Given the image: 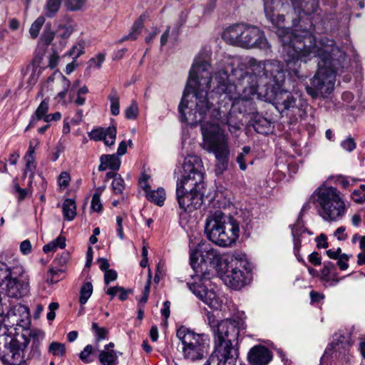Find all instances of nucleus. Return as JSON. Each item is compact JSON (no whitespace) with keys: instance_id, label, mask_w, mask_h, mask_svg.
<instances>
[{"instance_id":"obj_17","label":"nucleus","mask_w":365,"mask_h":365,"mask_svg":"<svg viewBox=\"0 0 365 365\" xmlns=\"http://www.w3.org/2000/svg\"><path fill=\"white\" fill-rule=\"evenodd\" d=\"M310 234L304 226V222L301 219H298L292 227V234L294 239V253L299 262L304 263L302 257L299 254V249L301 247V236L303 234Z\"/></svg>"},{"instance_id":"obj_27","label":"nucleus","mask_w":365,"mask_h":365,"mask_svg":"<svg viewBox=\"0 0 365 365\" xmlns=\"http://www.w3.org/2000/svg\"><path fill=\"white\" fill-rule=\"evenodd\" d=\"M93 293V285L91 282H86L83 284L80 291L79 302L85 304Z\"/></svg>"},{"instance_id":"obj_62","label":"nucleus","mask_w":365,"mask_h":365,"mask_svg":"<svg viewBox=\"0 0 365 365\" xmlns=\"http://www.w3.org/2000/svg\"><path fill=\"white\" fill-rule=\"evenodd\" d=\"M170 302L165 301L163 304V308L161 309V314L165 319H168L170 316Z\"/></svg>"},{"instance_id":"obj_59","label":"nucleus","mask_w":365,"mask_h":365,"mask_svg":"<svg viewBox=\"0 0 365 365\" xmlns=\"http://www.w3.org/2000/svg\"><path fill=\"white\" fill-rule=\"evenodd\" d=\"M245 157L244 153H239L236 159L241 170H245L247 168Z\"/></svg>"},{"instance_id":"obj_26","label":"nucleus","mask_w":365,"mask_h":365,"mask_svg":"<svg viewBox=\"0 0 365 365\" xmlns=\"http://www.w3.org/2000/svg\"><path fill=\"white\" fill-rule=\"evenodd\" d=\"M66 247V238L62 236L58 237L55 240L51 241V242L45 245L43 247V251L48 254L50 252H53L56 250L57 248L63 249Z\"/></svg>"},{"instance_id":"obj_4","label":"nucleus","mask_w":365,"mask_h":365,"mask_svg":"<svg viewBox=\"0 0 365 365\" xmlns=\"http://www.w3.org/2000/svg\"><path fill=\"white\" fill-rule=\"evenodd\" d=\"M224 259L217 250L206 242L199 243L190 253V265L195 271V274L191 275L192 282H189L187 284L198 299L211 309L216 310L221 309L222 301L214 289L209 287L211 273L207 264L220 272L223 269L222 263Z\"/></svg>"},{"instance_id":"obj_40","label":"nucleus","mask_w":365,"mask_h":365,"mask_svg":"<svg viewBox=\"0 0 365 365\" xmlns=\"http://www.w3.org/2000/svg\"><path fill=\"white\" fill-rule=\"evenodd\" d=\"M61 273L59 269H50L46 277V282L48 284H53L59 281L58 274Z\"/></svg>"},{"instance_id":"obj_21","label":"nucleus","mask_w":365,"mask_h":365,"mask_svg":"<svg viewBox=\"0 0 365 365\" xmlns=\"http://www.w3.org/2000/svg\"><path fill=\"white\" fill-rule=\"evenodd\" d=\"M146 18L145 15H141L133 24L130 32L128 34L124 36L122 38L119 40V42H123L125 41L131 40L134 41L135 40L139 34L140 33L143 27V24L145 21V19Z\"/></svg>"},{"instance_id":"obj_58","label":"nucleus","mask_w":365,"mask_h":365,"mask_svg":"<svg viewBox=\"0 0 365 365\" xmlns=\"http://www.w3.org/2000/svg\"><path fill=\"white\" fill-rule=\"evenodd\" d=\"M207 323H208L209 326L211 327L212 330L213 331V329L215 328V326L218 322L216 321L214 314L210 312H207Z\"/></svg>"},{"instance_id":"obj_30","label":"nucleus","mask_w":365,"mask_h":365,"mask_svg":"<svg viewBox=\"0 0 365 365\" xmlns=\"http://www.w3.org/2000/svg\"><path fill=\"white\" fill-rule=\"evenodd\" d=\"M57 76H58L59 83L61 86L62 91L57 94L56 98H58L64 101L67 92L71 86V83L70 81L68 78H66L63 74H57Z\"/></svg>"},{"instance_id":"obj_14","label":"nucleus","mask_w":365,"mask_h":365,"mask_svg":"<svg viewBox=\"0 0 365 365\" xmlns=\"http://www.w3.org/2000/svg\"><path fill=\"white\" fill-rule=\"evenodd\" d=\"M6 306V314H4V322L8 326L16 327L15 329L21 328L22 330L29 328L31 324L29 308L19 303H13L9 301V304H3Z\"/></svg>"},{"instance_id":"obj_33","label":"nucleus","mask_w":365,"mask_h":365,"mask_svg":"<svg viewBox=\"0 0 365 365\" xmlns=\"http://www.w3.org/2000/svg\"><path fill=\"white\" fill-rule=\"evenodd\" d=\"M87 1L88 0H66L65 6L68 10L76 11L82 9Z\"/></svg>"},{"instance_id":"obj_12","label":"nucleus","mask_w":365,"mask_h":365,"mask_svg":"<svg viewBox=\"0 0 365 365\" xmlns=\"http://www.w3.org/2000/svg\"><path fill=\"white\" fill-rule=\"evenodd\" d=\"M0 281L5 284L9 297L20 298L29 292V277L19 262L10 266L0 262Z\"/></svg>"},{"instance_id":"obj_49","label":"nucleus","mask_w":365,"mask_h":365,"mask_svg":"<svg viewBox=\"0 0 365 365\" xmlns=\"http://www.w3.org/2000/svg\"><path fill=\"white\" fill-rule=\"evenodd\" d=\"M349 259V257L346 254H343L338 259L337 264L339 265L340 269L346 270L348 268L349 264H348L347 262H348Z\"/></svg>"},{"instance_id":"obj_8","label":"nucleus","mask_w":365,"mask_h":365,"mask_svg":"<svg viewBox=\"0 0 365 365\" xmlns=\"http://www.w3.org/2000/svg\"><path fill=\"white\" fill-rule=\"evenodd\" d=\"M240 227L236 220L226 217L220 210L210 213L205 222V234L207 238L220 247H228L239 237Z\"/></svg>"},{"instance_id":"obj_29","label":"nucleus","mask_w":365,"mask_h":365,"mask_svg":"<svg viewBox=\"0 0 365 365\" xmlns=\"http://www.w3.org/2000/svg\"><path fill=\"white\" fill-rule=\"evenodd\" d=\"M110 101V112L113 115H118L120 113V101L117 91L113 89L111 93L108 96Z\"/></svg>"},{"instance_id":"obj_60","label":"nucleus","mask_w":365,"mask_h":365,"mask_svg":"<svg viewBox=\"0 0 365 365\" xmlns=\"http://www.w3.org/2000/svg\"><path fill=\"white\" fill-rule=\"evenodd\" d=\"M127 143L124 140L121 141L118 145L116 155L119 157L125 154L127 151Z\"/></svg>"},{"instance_id":"obj_50","label":"nucleus","mask_w":365,"mask_h":365,"mask_svg":"<svg viewBox=\"0 0 365 365\" xmlns=\"http://www.w3.org/2000/svg\"><path fill=\"white\" fill-rule=\"evenodd\" d=\"M355 182V180L352 178L344 177L339 180V184L343 188H348L349 186H351Z\"/></svg>"},{"instance_id":"obj_2","label":"nucleus","mask_w":365,"mask_h":365,"mask_svg":"<svg viewBox=\"0 0 365 365\" xmlns=\"http://www.w3.org/2000/svg\"><path fill=\"white\" fill-rule=\"evenodd\" d=\"M239 66L238 58H228L218 63L212 93L222 101H232L233 105L238 100L248 101L258 94L281 112L296 108V100L284 88L285 71L282 62L250 58L247 73Z\"/></svg>"},{"instance_id":"obj_11","label":"nucleus","mask_w":365,"mask_h":365,"mask_svg":"<svg viewBox=\"0 0 365 365\" xmlns=\"http://www.w3.org/2000/svg\"><path fill=\"white\" fill-rule=\"evenodd\" d=\"M181 341L183 357L189 361H195L204 359L208 354L210 338L205 334H197L185 327H180L176 333Z\"/></svg>"},{"instance_id":"obj_23","label":"nucleus","mask_w":365,"mask_h":365,"mask_svg":"<svg viewBox=\"0 0 365 365\" xmlns=\"http://www.w3.org/2000/svg\"><path fill=\"white\" fill-rule=\"evenodd\" d=\"M63 217L68 221H71L76 215V202L72 199H66L62 205Z\"/></svg>"},{"instance_id":"obj_18","label":"nucleus","mask_w":365,"mask_h":365,"mask_svg":"<svg viewBox=\"0 0 365 365\" xmlns=\"http://www.w3.org/2000/svg\"><path fill=\"white\" fill-rule=\"evenodd\" d=\"M120 159L116 155H103L101 157V164L98 167L100 171H104L110 169L113 171L119 170L120 166Z\"/></svg>"},{"instance_id":"obj_51","label":"nucleus","mask_w":365,"mask_h":365,"mask_svg":"<svg viewBox=\"0 0 365 365\" xmlns=\"http://www.w3.org/2000/svg\"><path fill=\"white\" fill-rule=\"evenodd\" d=\"M117 224V232L120 239L123 240L125 238L123 230V218L120 216L116 217Z\"/></svg>"},{"instance_id":"obj_64","label":"nucleus","mask_w":365,"mask_h":365,"mask_svg":"<svg viewBox=\"0 0 365 365\" xmlns=\"http://www.w3.org/2000/svg\"><path fill=\"white\" fill-rule=\"evenodd\" d=\"M132 292V290L131 289H125L124 288L121 287H120V290L119 291L118 294H119V299L121 300V301H124L128 297V294Z\"/></svg>"},{"instance_id":"obj_3","label":"nucleus","mask_w":365,"mask_h":365,"mask_svg":"<svg viewBox=\"0 0 365 365\" xmlns=\"http://www.w3.org/2000/svg\"><path fill=\"white\" fill-rule=\"evenodd\" d=\"M210 67L209 62L200 57L195 59L178 109L182 122L191 126L201 123L202 148L214 153L216 173L222 174L227 168L230 149L227 138L217 123L220 112L211 110L212 103L207 98L212 81Z\"/></svg>"},{"instance_id":"obj_5","label":"nucleus","mask_w":365,"mask_h":365,"mask_svg":"<svg viewBox=\"0 0 365 365\" xmlns=\"http://www.w3.org/2000/svg\"><path fill=\"white\" fill-rule=\"evenodd\" d=\"M183 173L177 181L176 198L180 208L191 212L201 207L204 197V173L201 159L187 155L182 163Z\"/></svg>"},{"instance_id":"obj_52","label":"nucleus","mask_w":365,"mask_h":365,"mask_svg":"<svg viewBox=\"0 0 365 365\" xmlns=\"http://www.w3.org/2000/svg\"><path fill=\"white\" fill-rule=\"evenodd\" d=\"M345 227L343 226L339 227L336 229V230L334 232V236L339 240H345L347 238V235L345 234Z\"/></svg>"},{"instance_id":"obj_38","label":"nucleus","mask_w":365,"mask_h":365,"mask_svg":"<svg viewBox=\"0 0 365 365\" xmlns=\"http://www.w3.org/2000/svg\"><path fill=\"white\" fill-rule=\"evenodd\" d=\"M138 114V107L135 102H133L131 105L127 108L125 112V118L130 120L135 119Z\"/></svg>"},{"instance_id":"obj_6","label":"nucleus","mask_w":365,"mask_h":365,"mask_svg":"<svg viewBox=\"0 0 365 365\" xmlns=\"http://www.w3.org/2000/svg\"><path fill=\"white\" fill-rule=\"evenodd\" d=\"M239 334L238 321L225 319L218 322L213 329L214 350L208 361L213 365H236Z\"/></svg>"},{"instance_id":"obj_1","label":"nucleus","mask_w":365,"mask_h":365,"mask_svg":"<svg viewBox=\"0 0 365 365\" xmlns=\"http://www.w3.org/2000/svg\"><path fill=\"white\" fill-rule=\"evenodd\" d=\"M289 0H264V9L267 19L277 28L276 34L282 42L284 61L290 73L298 78H306L302 74V63H307L318 57V70L306 86L307 93L313 98L326 96L334 88L336 76L343 73L347 67L344 52L335 46L333 40L324 38L317 42L312 34V24L309 29L292 30L283 26L284 11L289 7ZM292 8L300 19L302 14L309 16L317 7V0H290Z\"/></svg>"},{"instance_id":"obj_10","label":"nucleus","mask_w":365,"mask_h":365,"mask_svg":"<svg viewBox=\"0 0 365 365\" xmlns=\"http://www.w3.org/2000/svg\"><path fill=\"white\" fill-rule=\"evenodd\" d=\"M44 338L45 333L42 330L38 329L29 330L26 328L21 330V334H18L16 337L11 338L8 349L12 357L21 363L25 360L26 347L31 341L28 358H38L41 356V348Z\"/></svg>"},{"instance_id":"obj_56","label":"nucleus","mask_w":365,"mask_h":365,"mask_svg":"<svg viewBox=\"0 0 365 365\" xmlns=\"http://www.w3.org/2000/svg\"><path fill=\"white\" fill-rule=\"evenodd\" d=\"M341 248H338L336 250H329L327 251L328 257L331 259H338L343 254L341 253Z\"/></svg>"},{"instance_id":"obj_31","label":"nucleus","mask_w":365,"mask_h":365,"mask_svg":"<svg viewBox=\"0 0 365 365\" xmlns=\"http://www.w3.org/2000/svg\"><path fill=\"white\" fill-rule=\"evenodd\" d=\"M26 160V168L24 172V178L29 173L30 178V183H31L32 180L34 176V172L36 170V163H35V157H29L24 158Z\"/></svg>"},{"instance_id":"obj_16","label":"nucleus","mask_w":365,"mask_h":365,"mask_svg":"<svg viewBox=\"0 0 365 365\" xmlns=\"http://www.w3.org/2000/svg\"><path fill=\"white\" fill-rule=\"evenodd\" d=\"M247 359L251 365H267L271 361L272 355L267 348L257 345L250 350Z\"/></svg>"},{"instance_id":"obj_28","label":"nucleus","mask_w":365,"mask_h":365,"mask_svg":"<svg viewBox=\"0 0 365 365\" xmlns=\"http://www.w3.org/2000/svg\"><path fill=\"white\" fill-rule=\"evenodd\" d=\"M56 36V32L51 29L50 24H47L43 29V31L41 36L40 40L45 45L48 46L53 41Z\"/></svg>"},{"instance_id":"obj_9","label":"nucleus","mask_w":365,"mask_h":365,"mask_svg":"<svg viewBox=\"0 0 365 365\" xmlns=\"http://www.w3.org/2000/svg\"><path fill=\"white\" fill-rule=\"evenodd\" d=\"M309 201L316 205L319 215L326 221H336L345 215L344 201L340 192L333 187H318L311 195Z\"/></svg>"},{"instance_id":"obj_34","label":"nucleus","mask_w":365,"mask_h":365,"mask_svg":"<svg viewBox=\"0 0 365 365\" xmlns=\"http://www.w3.org/2000/svg\"><path fill=\"white\" fill-rule=\"evenodd\" d=\"M48 352L53 356H63L66 353V347L63 344L53 341L48 347Z\"/></svg>"},{"instance_id":"obj_25","label":"nucleus","mask_w":365,"mask_h":365,"mask_svg":"<svg viewBox=\"0 0 365 365\" xmlns=\"http://www.w3.org/2000/svg\"><path fill=\"white\" fill-rule=\"evenodd\" d=\"M99 360L103 365H116L118 364V356L114 350L101 351Z\"/></svg>"},{"instance_id":"obj_39","label":"nucleus","mask_w":365,"mask_h":365,"mask_svg":"<svg viewBox=\"0 0 365 365\" xmlns=\"http://www.w3.org/2000/svg\"><path fill=\"white\" fill-rule=\"evenodd\" d=\"M91 209L93 211L96 212H101L103 208V205L100 199V192H96L92 197Z\"/></svg>"},{"instance_id":"obj_63","label":"nucleus","mask_w":365,"mask_h":365,"mask_svg":"<svg viewBox=\"0 0 365 365\" xmlns=\"http://www.w3.org/2000/svg\"><path fill=\"white\" fill-rule=\"evenodd\" d=\"M98 262L99 264V267L102 271L106 272V270L109 269V263L106 259L100 258L98 259Z\"/></svg>"},{"instance_id":"obj_55","label":"nucleus","mask_w":365,"mask_h":365,"mask_svg":"<svg viewBox=\"0 0 365 365\" xmlns=\"http://www.w3.org/2000/svg\"><path fill=\"white\" fill-rule=\"evenodd\" d=\"M317 247L319 248H327L328 247V243L327 242V237L324 234H321L317 238Z\"/></svg>"},{"instance_id":"obj_7","label":"nucleus","mask_w":365,"mask_h":365,"mask_svg":"<svg viewBox=\"0 0 365 365\" xmlns=\"http://www.w3.org/2000/svg\"><path fill=\"white\" fill-rule=\"evenodd\" d=\"M222 39L228 44L245 49L258 48L267 54L271 52L264 32L259 27L239 23L227 26L222 32Z\"/></svg>"},{"instance_id":"obj_24","label":"nucleus","mask_w":365,"mask_h":365,"mask_svg":"<svg viewBox=\"0 0 365 365\" xmlns=\"http://www.w3.org/2000/svg\"><path fill=\"white\" fill-rule=\"evenodd\" d=\"M62 0H46L43 6L44 14L48 18L54 17L61 9Z\"/></svg>"},{"instance_id":"obj_43","label":"nucleus","mask_w":365,"mask_h":365,"mask_svg":"<svg viewBox=\"0 0 365 365\" xmlns=\"http://www.w3.org/2000/svg\"><path fill=\"white\" fill-rule=\"evenodd\" d=\"M342 148L348 152H351L356 148V143L354 138L348 137L341 143Z\"/></svg>"},{"instance_id":"obj_35","label":"nucleus","mask_w":365,"mask_h":365,"mask_svg":"<svg viewBox=\"0 0 365 365\" xmlns=\"http://www.w3.org/2000/svg\"><path fill=\"white\" fill-rule=\"evenodd\" d=\"M125 185L123 178L120 175L116 176L112 182V188L113 192L116 195L122 194L125 190Z\"/></svg>"},{"instance_id":"obj_37","label":"nucleus","mask_w":365,"mask_h":365,"mask_svg":"<svg viewBox=\"0 0 365 365\" xmlns=\"http://www.w3.org/2000/svg\"><path fill=\"white\" fill-rule=\"evenodd\" d=\"M92 329L96 334L97 341L103 340L107 337L108 330L106 327H100L97 323L93 322Z\"/></svg>"},{"instance_id":"obj_44","label":"nucleus","mask_w":365,"mask_h":365,"mask_svg":"<svg viewBox=\"0 0 365 365\" xmlns=\"http://www.w3.org/2000/svg\"><path fill=\"white\" fill-rule=\"evenodd\" d=\"M93 346L90 344L87 345L84 349L80 353L79 357L80 359L85 363H88V357L93 352Z\"/></svg>"},{"instance_id":"obj_57","label":"nucleus","mask_w":365,"mask_h":365,"mask_svg":"<svg viewBox=\"0 0 365 365\" xmlns=\"http://www.w3.org/2000/svg\"><path fill=\"white\" fill-rule=\"evenodd\" d=\"M105 60V55L103 53H98L96 58H93L90 60L91 63H95L97 68H101V64Z\"/></svg>"},{"instance_id":"obj_45","label":"nucleus","mask_w":365,"mask_h":365,"mask_svg":"<svg viewBox=\"0 0 365 365\" xmlns=\"http://www.w3.org/2000/svg\"><path fill=\"white\" fill-rule=\"evenodd\" d=\"M118 274L114 269H108L105 272L104 274V282L108 284L111 282L115 281L117 279Z\"/></svg>"},{"instance_id":"obj_46","label":"nucleus","mask_w":365,"mask_h":365,"mask_svg":"<svg viewBox=\"0 0 365 365\" xmlns=\"http://www.w3.org/2000/svg\"><path fill=\"white\" fill-rule=\"evenodd\" d=\"M14 190L17 194V197L19 201L24 200L29 193L28 189L21 188L18 184L14 185Z\"/></svg>"},{"instance_id":"obj_53","label":"nucleus","mask_w":365,"mask_h":365,"mask_svg":"<svg viewBox=\"0 0 365 365\" xmlns=\"http://www.w3.org/2000/svg\"><path fill=\"white\" fill-rule=\"evenodd\" d=\"M61 118V114L59 112H56L51 114H47L44 116L43 120L46 123H49L51 121H57L59 120Z\"/></svg>"},{"instance_id":"obj_36","label":"nucleus","mask_w":365,"mask_h":365,"mask_svg":"<svg viewBox=\"0 0 365 365\" xmlns=\"http://www.w3.org/2000/svg\"><path fill=\"white\" fill-rule=\"evenodd\" d=\"M85 44V41H80L71 48L69 55L73 57L74 61L84 53Z\"/></svg>"},{"instance_id":"obj_61","label":"nucleus","mask_w":365,"mask_h":365,"mask_svg":"<svg viewBox=\"0 0 365 365\" xmlns=\"http://www.w3.org/2000/svg\"><path fill=\"white\" fill-rule=\"evenodd\" d=\"M58 63V56L56 53H53L49 57L48 66L51 68H53L57 66Z\"/></svg>"},{"instance_id":"obj_15","label":"nucleus","mask_w":365,"mask_h":365,"mask_svg":"<svg viewBox=\"0 0 365 365\" xmlns=\"http://www.w3.org/2000/svg\"><path fill=\"white\" fill-rule=\"evenodd\" d=\"M116 128L114 125L106 128H97L88 133V136L95 141L103 140L105 145L110 146L115 143L116 138Z\"/></svg>"},{"instance_id":"obj_48","label":"nucleus","mask_w":365,"mask_h":365,"mask_svg":"<svg viewBox=\"0 0 365 365\" xmlns=\"http://www.w3.org/2000/svg\"><path fill=\"white\" fill-rule=\"evenodd\" d=\"M352 199L357 203L365 202V192L361 193L359 190H355L351 194Z\"/></svg>"},{"instance_id":"obj_32","label":"nucleus","mask_w":365,"mask_h":365,"mask_svg":"<svg viewBox=\"0 0 365 365\" xmlns=\"http://www.w3.org/2000/svg\"><path fill=\"white\" fill-rule=\"evenodd\" d=\"M45 22V17L40 16H38L34 22L31 24L29 34L32 38H36L39 34V31Z\"/></svg>"},{"instance_id":"obj_54","label":"nucleus","mask_w":365,"mask_h":365,"mask_svg":"<svg viewBox=\"0 0 365 365\" xmlns=\"http://www.w3.org/2000/svg\"><path fill=\"white\" fill-rule=\"evenodd\" d=\"M309 261L314 266L321 264V257L318 252H312L309 256Z\"/></svg>"},{"instance_id":"obj_41","label":"nucleus","mask_w":365,"mask_h":365,"mask_svg":"<svg viewBox=\"0 0 365 365\" xmlns=\"http://www.w3.org/2000/svg\"><path fill=\"white\" fill-rule=\"evenodd\" d=\"M334 265L331 262H326L324 263L323 269H322V278L324 281L328 282L329 274Z\"/></svg>"},{"instance_id":"obj_42","label":"nucleus","mask_w":365,"mask_h":365,"mask_svg":"<svg viewBox=\"0 0 365 365\" xmlns=\"http://www.w3.org/2000/svg\"><path fill=\"white\" fill-rule=\"evenodd\" d=\"M71 177L68 173L62 172L58 178V185L60 186L61 188L64 189L68 186Z\"/></svg>"},{"instance_id":"obj_19","label":"nucleus","mask_w":365,"mask_h":365,"mask_svg":"<svg viewBox=\"0 0 365 365\" xmlns=\"http://www.w3.org/2000/svg\"><path fill=\"white\" fill-rule=\"evenodd\" d=\"M75 30V24L68 21L65 24H59L57 28V38L60 39L59 43L63 48L66 45L67 40Z\"/></svg>"},{"instance_id":"obj_22","label":"nucleus","mask_w":365,"mask_h":365,"mask_svg":"<svg viewBox=\"0 0 365 365\" xmlns=\"http://www.w3.org/2000/svg\"><path fill=\"white\" fill-rule=\"evenodd\" d=\"M145 196L148 200L160 207L164 205L166 198L165 191L163 187L151 190Z\"/></svg>"},{"instance_id":"obj_47","label":"nucleus","mask_w":365,"mask_h":365,"mask_svg":"<svg viewBox=\"0 0 365 365\" xmlns=\"http://www.w3.org/2000/svg\"><path fill=\"white\" fill-rule=\"evenodd\" d=\"M31 244L29 240H24L20 244V251L23 255H29L31 252Z\"/></svg>"},{"instance_id":"obj_20","label":"nucleus","mask_w":365,"mask_h":365,"mask_svg":"<svg viewBox=\"0 0 365 365\" xmlns=\"http://www.w3.org/2000/svg\"><path fill=\"white\" fill-rule=\"evenodd\" d=\"M48 100L44 99L42 101L35 111L34 114L32 115L28 126L25 129V131H27L30 128L34 127L37 123L38 120L44 119V116L47 115L48 111Z\"/></svg>"},{"instance_id":"obj_13","label":"nucleus","mask_w":365,"mask_h":365,"mask_svg":"<svg viewBox=\"0 0 365 365\" xmlns=\"http://www.w3.org/2000/svg\"><path fill=\"white\" fill-rule=\"evenodd\" d=\"M225 271L222 276L225 284L234 289H240L246 284L250 263L246 257L241 254L227 256L224 259Z\"/></svg>"}]
</instances>
